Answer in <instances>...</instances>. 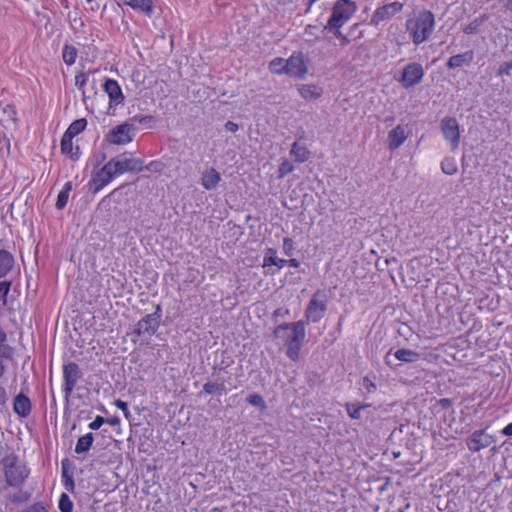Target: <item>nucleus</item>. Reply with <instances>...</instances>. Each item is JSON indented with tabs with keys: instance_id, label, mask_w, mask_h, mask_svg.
I'll return each instance as SVG.
<instances>
[{
	"instance_id": "54",
	"label": "nucleus",
	"mask_w": 512,
	"mask_h": 512,
	"mask_svg": "<svg viewBox=\"0 0 512 512\" xmlns=\"http://www.w3.org/2000/svg\"><path fill=\"white\" fill-rule=\"evenodd\" d=\"M225 128H226V130H228L232 133H235L239 129V126L237 123H235L233 121H227L225 123Z\"/></svg>"
},
{
	"instance_id": "51",
	"label": "nucleus",
	"mask_w": 512,
	"mask_h": 512,
	"mask_svg": "<svg viewBox=\"0 0 512 512\" xmlns=\"http://www.w3.org/2000/svg\"><path fill=\"white\" fill-rule=\"evenodd\" d=\"M511 70H512V61L504 62L503 64L500 65V67L498 69V75H500V76L509 75Z\"/></svg>"
},
{
	"instance_id": "36",
	"label": "nucleus",
	"mask_w": 512,
	"mask_h": 512,
	"mask_svg": "<svg viewBox=\"0 0 512 512\" xmlns=\"http://www.w3.org/2000/svg\"><path fill=\"white\" fill-rule=\"evenodd\" d=\"M488 19L487 15H481L474 20H472L468 25L463 29L465 34H474L477 33L480 26Z\"/></svg>"
},
{
	"instance_id": "17",
	"label": "nucleus",
	"mask_w": 512,
	"mask_h": 512,
	"mask_svg": "<svg viewBox=\"0 0 512 512\" xmlns=\"http://www.w3.org/2000/svg\"><path fill=\"white\" fill-rule=\"evenodd\" d=\"M103 89L109 96L110 106L118 105L124 101L121 87L116 80L106 79L103 84Z\"/></svg>"
},
{
	"instance_id": "13",
	"label": "nucleus",
	"mask_w": 512,
	"mask_h": 512,
	"mask_svg": "<svg viewBox=\"0 0 512 512\" xmlns=\"http://www.w3.org/2000/svg\"><path fill=\"white\" fill-rule=\"evenodd\" d=\"M494 442V437L486 430H475L467 439L466 446L473 452H479L481 449L489 447Z\"/></svg>"
},
{
	"instance_id": "5",
	"label": "nucleus",
	"mask_w": 512,
	"mask_h": 512,
	"mask_svg": "<svg viewBox=\"0 0 512 512\" xmlns=\"http://www.w3.org/2000/svg\"><path fill=\"white\" fill-rule=\"evenodd\" d=\"M328 302V293L325 290H316L305 309L306 320L312 323L320 322L326 314Z\"/></svg>"
},
{
	"instance_id": "20",
	"label": "nucleus",
	"mask_w": 512,
	"mask_h": 512,
	"mask_svg": "<svg viewBox=\"0 0 512 512\" xmlns=\"http://www.w3.org/2000/svg\"><path fill=\"white\" fill-rule=\"evenodd\" d=\"M297 90L300 96L306 101L317 100L323 94V89L316 84H300Z\"/></svg>"
},
{
	"instance_id": "8",
	"label": "nucleus",
	"mask_w": 512,
	"mask_h": 512,
	"mask_svg": "<svg viewBox=\"0 0 512 512\" xmlns=\"http://www.w3.org/2000/svg\"><path fill=\"white\" fill-rule=\"evenodd\" d=\"M116 176L125 172H141L143 170V161L135 158H127L125 155L115 157L108 161Z\"/></svg>"
},
{
	"instance_id": "43",
	"label": "nucleus",
	"mask_w": 512,
	"mask_h": 512,
	"mask_svg": "<svg viewBox=\"0 0 512 512\" xmlns=\"http://www.w3.org/2000/svg\"><path fill=\"white\" fill-rule=\"evenodd\" d=\"M12 282L11 281H1L0 282V300L3 301V304H6L7 295L10 291Z\"/></svg>"
},
{
	"instance_id": "35",
	"label": "nucleus",
	"mask_w": 512,
	"mask_h": 512,
	"mask_svg": "<svg viewBox=\"0 0 512 512\" xmlns=\"http://www.w3.org/2000/svg\"><path fill=\"white\" fill-rule=\"evenodd\" d=\"M441 170L446 175H454L457 173L458 166L453 157H445L441 162Z\"/></svg>"
},
{
	"instance_id": "23",
	"label": "nucleus",
	"mask_w": 512,
	"mask_h": 512,
	"mask_svg": "<svg viewBox=\"0 0 512 512\" xmlns=\"http://www.w3.org/2000/svg\"><path fill=\"white\" fill-rule=\"evenodd\" d=\"M473 58V51H466L465 53L451 56L446 65L449 69H456L463 65H469Z\"/></svg>"
},
{
	"instance_id": "56",
	"label": "nucleus",
	"mask_w": 512,
	"mask_h": 512,
	"mask_svg": "<svg viewBox=\"0 0 512 512\" xmlns=\"http://www.w3.org/2000/svg\"><path fill=\"white\" fill-rule=\"evenodd\" d=\"M316 29L317 27L315 25H307L304 29V33L309 36H315L316 35Z\"/></svg>"
},
{
	"instance_id": "24",
	"label": "nucleus",
	"mask_w": 512,
	"mask_h": 512,
	"mask_svg": "<svg viewBox=\"0 0 512 512\" xmlns=\"http://www.w3.org/2000/svg\"><path fill=\"white\" fill-rule=\"evenodd\" d=\"M393 356L396 360L404 363H414L421 359L420 353L406 348L397 349Z\"/></svg>"
},
{
	"instance_id": "40",
	"label": "nucleus",
	"mask_w": 512,
	"mask_h": 512,
	"mask_svg": "<svg viewBox=\"0 0 512 512\" xmlns=\"http://www.w3.org/2000/svg\"><path fill=\"white\" fill-rule=\"evenodd\" d=\"M246 401L252 405V406H255V407H258L260 408L261 410H264L266 409V404H265V401L263 399V397L259 394H251L249 395L247 398H246Z\"/></svg>"
},
{
	"instance_id": "49",
	"label": "nucleus",
	"mask_w": 512,
	"mask_h": 512,
	"mask_svg": "<svg viewBox=\"0 0 512 512\" xmlns=\"http://www.w3.org/2000/svg\"><path fill=\"white\" fill-rule=\"evenodd\" d=\"M12 357V348L5 344V342H0V359L3 358H11Z\"/></svg>"
},
{
	"instance_id": "29",
	"label": "nucleus",
	"mask_w": 512,
	"mask_h": 512,
	"mask_svg": "<svg viewBox=\"0 0 512 512\" xmlns=\"http://www.w3.org/2000/svg\"><path fill=\"white\" fill-rule=\"evenodd\" d=\"M277 266L278 269L283 268L286 265V259H280L276 256V251L269 248L263 259V267Z\"/></svg>"
},
{
	"instance_id": "11",
	"label": "nucleus",
	"mask_w": 512,
	"mask_h": 512,
	"mask_svg": "<svg viewBox=\"0 0 512 512\" xmlns=\"http://www.w3.org/2000/svg\"><path fill=\"white\" fill-rule=\"evenodd\" d=\"M134 137V127L131 124L124 123L114 127L106 135L105 139L110 144L123 145L131 142Z\"/></svg>"
},
{
	"instance_id": "45",
	"label": "nucleus",
	"mask_w": 512,
	"mask_h": 512,
	"mask_svg": "<svg viewBox=\"0 0 512 512\" xmlns=\"http://www.w3.org/2000/svg\"><path fill=\"white\" fill-rule=\"evenodd\" d=\"M294 250V242L291 238L285 237L283 240V252L286 256L292 255Z\"/></svg>"
},
{
	"instance_id": "9",
	"label": "nucleus",
	"mask_w": 512,
	"mask_h": 512,
	"mask_svg": "<svg viewBox=\"0 0 512 512\" xmlns=\"http://www.w3.org/2000/svg\"><path fill=\"white\" fill-rule=\"evenodd\" d=\"M441 132L450 143L451 150L456 151L460 144L459 123L454 117H445L441 120Z\"/></svg>"
},
{
	"instance_id": "12",
	"label": "nucleus",
	"mask_w": 512,
	"mask_h": 512,
	"mask_svg": "<svg viewBox=\"0 0 512 512\" xmlns=\"http://www.w3.org/2000/svg\"><path fill=\"white\" fill-rule=\"evenodd\" d=\"M424 76V70L419 63H410L403 69L402 75L398 81L406 88H411L419 84Z\"/></svg>"
},
{
	"instance_id": "48",
	"label": "nucleus",
	"mask_w": 512,
	"mask_h": 512,
	"mask_svg": "<svg viewBox=\"0 0 512 512\" xmlns=\"http://www.w3.org/2000/svg\"><path fill=\"white\" fill-rule=\"evenodd\" d=\"M115 405H116V407H117V408H119L120 410H122V412H123V414H124L125 418H126L127 420H130V418H131V416H132V415H131V413H130V411H129V409H128V405H127V403H126V402H124V401H122V400H120V399H118V400H116V401H115Z\"/></svg>"
},
{
	"instance_id": "30",
	"label": "nucleus",
	"mask_w": 512,
	"mask_h": 512,
	"mask_svg": "<svg viewBox=\"0 0 512 512\" xmlns=\"http://www.w3.org/2000/svg\"><path fill=\"white\" fill-rule=\"evenodd\" d=\"M73 189V184L71 181H68L65 183L63 189L59 192L57 201H56V208L58 210H62L67 205L68 199H69V193Z\"/></svg>"
},
{
	"instance_id": "3",
	"label": "nucleus",
	"mask_w": 512,
	"mask_h": 512,
	"mask_svg": "<svg viewBox=\"0 0 512 512\" xmlns=\"http://www.w3.org/2000/svg\"><path fill=\"white\" fill-rule=\"evenodd\" d=\"M435 17L431 11L421 10L409 15L405 27L415 45L425 42L433 33Z\"/></svg>"
},
{
	"instance_id": "34",
	"label": "nucleus",
	"mask_w": 512,
	"mask_h": 512,
	"mask_svg": "<svg viewBox=\"0 0 512 512\" xmlns=\"http://www.w3.org/2000/svg\"><path fill=\"white\" fill-rule=\"evenodd\" d=\"M76 57L77 49L70 44H65L62 51L63 61L70 66L75 63Z\"/></svg>"
},
{
	"instance_id": "32",
	"label": "nucleus",
	"mask_w": 512,
	"mask_h": 512,
	"mask_svg": "<svg viewBox=\"0 0 512 512\" xmlns=\"http://www.w3.org/2000/svg\"><path fill=\"white\" fill-rule=\"evenodd\" d=\"M86 125L87 121L85 118L77 119L70 124L64 134H66L68 137L74 138L86 128Z\"/></svg>"
},
{
	"instance_id": "46",
	"label": "nucleus",
	"mask_w": 512,
	"mask_h": 512,
	"mask_svg": "<svg viewBox=\"0 0 512 512\" xmlns=\"http://www.w3.org/2000/svg\"><path fill=\"white\" fill-rule=\"evenodd\" d=\"M362 385L367 393H374L377 390L376 384L370 379L369 376H365L362 381Z\"/></svg>"
},
{
	"instance_id": "42",
	"label": "nucleus",
	"mask_w": 512,
	"mask_h": 512,
	"mask_svg": "<svg viewBox=\"0 0 512 512\" xmlns=\"http://www.w3.org/2000/svg\"><path fill=\"white\" fill-rule=\"evenodd\" d=\"M30 498V493L19 489L16 493L10 495L9 499L13 503H24Z\"/></svg>"
},
{
	"instance_id": "25",
	"label": "nucleus",
	"mask_w": 512,
	"mask_h": 512,
	"mask_svg": "<svg viewBox=\"0 0 512 512\" xmlns=\"http://www.w3.org/2000/svg\"><path fill=\"white\" fill-rule=\"evenodd\" d=\"M203 392L206 394H219L223 395L227 393L225 387V380L221 377H216L215 381H208L203 385Z\"/></svg>"
},
{
	"instance_id": "64",
	"label": "nucleus",
	"mask_w": 512,
	"mask_h": 512,
	"mask_svg": "<svg viewBox=\"0 0 512 512\" xmlns=\"http://www.w3.org/2000/svg\"><path fill=\"white\" fill-rule=\"evenodd\" d=\"M5 373V365H4V362L2 359H0V378L4 375Z\"/></svg>"
},
{
	"instance_id": "37",
	"label": "nucleus",
	"mask_w": 512,
	"mask_h": 512,
	"mask_svg": "<svg viewBox=\"0 0 512 512\" xmlns=\"http://www.w3.org/2000/svg\"><path fill=\"white\" fill-rule=\"evenodd\" d=\"M285 62L286 60H284L283 58H274L269 63V70L277 75L286 74Z\"/></svg>"
},
{
	"instance_id": "41",
	"label": "nucleus",
	"mask_w": 512,
	"mask_h": 512,
	"mask_svg": "<svg viewBox=\"0 0 512 512\" xmlns=\"http://www.w3.org/2000/svg\"><path fill=\"white\" fill-rule=\"evenodd\" d=\"M293 170H294L293 164L289 160L284 159L278 168V178H280V179L284 178L286 175L291 173Z\"/></svg>"
},
{
	"instance_id": "1",
	"label": "nucleus",
	"mask_w": 512,
	"mask_h": 512,
	"mask_svg": "<svg viewBox=\"0 0 512 512\" xmlns=\"http://www.w3.org/2000/svg\"><path fill=\"white\" fill-rule=\"evenodd\" d=\"M0 468L8 486L20 488L30 475L27 465L9 446L0 447Z\"/></svg>"
},
{
	"instance_id": "2",
	"label": "nucleus",
	"mask_w": 512,
	"mask_h": 512,
	"mask_svg": "<svg viewBox=\"0 0 512 512\" xmlns=\"http://www.w3.org/2000/svg\"><path fill=\"white\" fill-rule=\"evenodd\" d=\"M306 323L299 320L294 323H283L274 329L276 338H283L286 346V355L292 361L299 359L300 350L306 337Z\"/></svg>"
},
{
	"instance_id": "47",
	"label": "nucleus",
	"mask_w": 512,
	"mask_h": 512,
	"mask_svg": "<svg viewBox=\"0 0 512 512\" xmlns=\"http://www.w3.org/2000/svg\"><path fill=\"white\" fill-rule=\"evenodd\" d=\"M88 81V76L85 73H79L75 76V85L78 87V89L83 90L84 86L86 85Z\"/></svg>"
},
{
	"instance_id": "15",
	"label": "nucleus",
	"mask_w": 512,
	"mask_h": 512,
	"mask_svg": "<svg viewBox=\"0 0 512 512\" xmlns=\"http://www.w3.org/2000/svg\"><path fill=\"white\" fill-rule=\"evenodd\" d=\"M403 3L395 1L377 8L372 15L371 23L378 25L382 21L389 20L403 9Z\"/></svg>"
},
{
	"instance_id": "44",
	"label": "nucleus",
	"mask_w": 512,
	"mask_h": 512,
	"mask_svg": "<svg viewBox=\"0 0 512 512\" xmlns=\"http://www.w3.org/2000/svg\"><path fill=\"white\" fill-rule=\"evenodd\" d=\"M327 30L331 31L333 35L340 40L342 46H346L350 43V39L342 34L340 28H327Z\"/></svg>"
},
{
	"instance_id": "7",
	"label": "nucleus",
	"mask_w": 512,
	"mask_h": 512,
	"mask_svg": "<svg viewBox=\"0 0 512 512\" xmlns=\"http://www.w3.org/2000/svg\"><path fill=\"white\" fill-rule=\"evenodd\" d=\"M82 376L83 373L77 363L69 362L63 366V392L66 401H69L78 380L81 379Z\"/></svg>"
},
{
	"instance_id": "38",
	"label": "nucleus",
	"mask_w": 512,
	"mask_h": 512,
	"mask_svg": "<svg viewBox=\"0 0 512 512\" xmlns=\"http://www.w3.org/2000/svg\"><path fill=\"white\" fill-rule=\"evenodd\" d=\"M62 470H63L62 471L63 485L67 491L72 492L75 487L74 480H73V477L68 474L64 461L62 462Z\"/></svg>"
},
{
	"instance_id": "6",
	"label": "nucleus",
	"mask_w": 512,
	"mask_h": 512,
	"mask_svg": "<svg viewBox=\"0 0 512 512\" xmlns=\"http://www.w3.org/2000/svg\"><path fill=\"white\" fill-rule=\"evenodd\" d=\"M356 5L351 0H337L332 8L331 16L323 30L341 28L355 13Z\"/></svg>"
},
{
	"instance_id": "10",
	"label": "nucleus",
	"mask_w": 512,
	"mask_h": 512,
	"mask_svg": "<svg viewBox=\"0 0 512 512\" xmlns=\"http://www.w3.org/2000/svg\"><path fill=\"white\" fill-rule=\"evenodd\" d=\"M285 67L286 74L296 79H303L308 73L305 57L302 52H293L286 60Z\"/></svg>"
},
{
	"instance_id": "50",
	"label": "nucleus",
	"mask_w": 512,
	"mask_h": 512,
	"mask_svg": "<svg viewBox=\"0 0 512 512\" xmlns=\"http://www.w3.org/2000/svg\"><path fill=\"white\" fill-rule=\"evenodd\" d=\"M9 401V395L2 385H0V410L6 407Z\"/></svg>"
},
{
	"instance_id": "28",
	"label": "nucleus",
	"mask_w": 512,
	"mask_h": 512,
	"mask_svg": "<svg viewBox=\"0 0 512 512\" xmlns=\"http://www.w3.org/2000/svg\"><path fill=\"white\" fill-rule=\"evenodd\" d=\"M94 442V436L93 433L89 432L83 436H81L76 443L75 446V453L76 454H83L90 450L92 447V444Z\"/></svg>"
},
{
	"instance_id": "59",
	"label": "nucleus",
	"mask_w": 512,
	"mask_h": 512,
	"mask_svg": "<svg viewBox=\"0 0 512 512\" xmlns=\"http://www.w3.org/2000/svg\"><path fill=\"white\" fill-rule=\"evenodd\" d=\"M391 355H392V351L390 350L384 357V361L385 363L390 366V367H394L396 366V364L393 363L392 361V358H391Z\"/></svg>"
},
{
	"instance_id": "26",
	"label": "nucleus",
	"mask_w": 512,
	"mask_h": 512,
	"mask_svg": "<svg viewBox=\"0 0 512 512\" xmlns=\"http://www.w3.org/2000/svg\"><path fill=\"white\" fill-rule=\"evenodd\" d=\"M14 266L13 255L4 249H0V278L5 277Z\"/></svg>"
},
{
	"instance_id": "39",
	"label": "nucleus",
	"mask_w": 512,
	"mask_h": 512,
	"mask_svg": "<svg viewBox=\"0 0 512 512\" xmlns=\"http://www.w3.org/2000/svg\"><path fill=\"white\" fill-rule=\"evenodd\" d=\"M58 506H59V510L61 512H72V510H73V503H72L71 499L69 498V496L65 493H63L60 496Z\"/></svg>"
},
{
	"instance_id": "63",
	"label": "nucleus",
	"mask_w": 512,
	"mask_h": 512,
	"mask_svg": "<svg viewBox=\"0 0 512 512\" xmlns=\"http://www.w3.org/2000/svg\"><path fill=\"white\" fill-rule=\"evenodd\" d=\"M286 264H289L291 267L297 268L299 267L300 262L295 258H291L289 260H286Z\"/></svg>"
},
{
	"instance_id": "33",
	"label": "nucleus",
	"mask_w": 512,
	"mask_h": 512,
	"mask_svg": "<svg viewBox=\"0 0 512 512\" xmlns=\"http://www.w3.org/2000/svg\"><path fill=\"white\" fill-rule=\"evenodd\" d=\"M370 404H358L353 402H348L345 404L346 411L350 418L352 419H360L361 418V411L367 407H369Z\"/></svg>"
},
{
	"instance_id": "22",
	"label": "nucleus",
	"mask_w": 512,
	"mask_h": 512,
	"mask_svg": "<svg viewBox=\"0 0 512 512\" xmlns=\"http://www.w3.org/2000/svg\"><path fill=\"white\" fill-rule=\"evenodd\" d=\"M123 5L131 7L137 12H142L147 16H151L153 13L152 0H120Z\"/></svg>"
},
{
	"instance_id": "31",
	"label": "nucleus",
	"mask_w": 512,
	"mask_h": 512,
	"mask_svg": "<svg viewBox=\"0 0 512 512\" xmlns=\"http://www.w3.org/2000/svg\"><path fill=\"white\" fill-rule=\"evenodd\" d=\"M72 137H68L66 134L61 139V151L63 154L70 156L73 160L79 158V148H76V152H73Z\"/></svg>"
},
{
	"instance_id": "60",
	"label": "nucleus",
	"mask_w": 512,
	"mask_h": 512,
	"mask_svg": "<svg viewBox=\"0 0 512 512\" xmlns=\"http://www.w3.org/2000/svg\"><path fill=\"white\" fill-rule=\"evenodd\" d=\"M154 120L153 116H150V115H146V116H142L139 118L138 122L140 124H147V123H150Z\"/></svg>"
},
{
	"instance_id": "19",
	"label": "nucleus",
	"mask_w": 512,
	"mask_h": 512,
	"mask_svg": "<svg viewBox=\"0 0 512 512\" xmlns=\"http://www.w3.org/2000/svg\"><path fill=\"white\" fill-rule=\"evenodd\" d=\"M0 108L2 110V117L0 123L5 127H11L17 125V112L15 106L9 103L0 102Z\"/></svg>"
},
{
	"instance_id": "18",
	"label": "nucleus",
	"mask_w": 512,
	"mask_h": 512,
	"mask_svg": "<svg viewBox=\"0 0 512 512\" xmlns=\"http://www.w3.org/2000/svg\"><path fill=\"white\" fill-rule=\"evenodd\" d=\"M32 405L30 399L23 393H19L13 400V410L20 417H27L31 413Z\"/></svg>"
},
{
	"instance_id": "21",
	"label": "nucleus",
	"mask_w": 512,
	"mask_h": 512,
	"mask_svg": "<svg viewBox=\"0 0 512 512\" xmlns=\"http://www.w3.org/2000/svg\"><path fill=\"white\" fill-rule=\"evenodd\" d=\"M220 180V173L212 167L205 170L201 175V184L206 190L214 189Z\"/></svg>"
},
{
	"instance_id": "61",
	"label": "nucleus",
	"mask_w": 512,
	"mask_h": 512,
	"mask_svg": "<svg viewBox=\"0 0 512 512\" xmlns=\"http://www.w3.org/2000/svg\"><path fill=\"white\" fill-rule=\"evenodd\" d=\"M106 422L111 426H117L120 423V419L118 416H114L109 419H106Z\"/></svg>"
},
{
	"instance_id": "52",
	"label": "nucleus",
	"mask_w": 512,
	"mask_h": 512,
	"mask_svg": "<svg viewBox=\"0 0 512 512\" xmlns=\"http://www.w3.org/2000/svg\"><path fill=\"white\" fill-rule=\"evenodd\" d=\"M104 423H106V419L100 415L96 416V418L94 419V421H92L90 424H89V428L91 430H97L99 429Z\"/></svg>"
},
{
	"instance_id": "55",
	"label": "nucleus",
	"mask_w": 512,
	"mask_h": 512,
	"mask_svg": "<svg viewBox=\"0 0 512 512\" xmlns=\"http://www.w3.org/2000/svg\"><path fill=\"white\" fill-rule=\"evenodd\" d=\"M438 405L443 409H448L452 405V401L449 398H441L438 400Z\"/></svg>"
},
{
	"instance_id": "58",
	"label": "nucleus",
	"mask_w": 512,
	"mask_h": 512,
	"mask_svg": "<svg viewBox=\"0 0 512 512\" xmlns=\"http://www.w3.org/2000/svg\"><path fill=\"white\" fill-rule=\"evenodd\" d=\"M86 2L90 5V10L95 12L99 10V3L96 0H86Z\"/></svg>"
},
{
	"instance_id": "16",
	"label": "nucleus",
	"mask_w": 512,
	"mask_h": 512,
	"mask_svg": "<svg viewBox=\"0 0 512 512\" xmlns=\"http://www.w3.org/2000/svg\"><path fill=\"white\" fill-rule=\"evenodd\" d=\"M407 137L406 126L397 125L388 133L387 144L389 150L394 151L398 149L406 141Z\"/></svg>"
},
{
	"instance_id": "4",
	"label": "nucleus",
	"mask_w": 512,
	"mask_h": 512,
	"mask_svg": "<svg viewBox=\"0 0 512 512\" xmlns=\"http://www.w3.org/2000/svg\"><path fill=\"white\" fill-rule=\"evenodd\" d=\"M161 318L162 308L160 304H157L153 313L145 315L135 324L131 333L132 342L136 343L141 337L154 335L160 326Z\"/></svg>"
},
{
	"instance_id": "62",
	"label": "nucleus",
	"mask_w": 512,
	"mask_h": 512,
	"mask_svg": "<svg viewBox=\"0 0 512 512\" xmlns=\"http://www.w3.org/2000/svg\"><path fill=\"white\" fill-rule=\"evenodd\" d=\"M502 3L504 7L512 12V0H497Z\"/></svg>"
},
{
	"instance_id": "53",
	"label": "nucleus",
	"mask_w": 512,
	"mask_h": 512,
	"mask_svg": "<svg viewBox=\"0 0 512 512\" xmlns=\"http://www.w3.org/2000/svg\"><path fill=\"white\" fill-rule=\"evenodd\" d=\"M289 315H290V311H289V309H287V308H278V309H276V310L273 312V314H272V318H273L274 320H277V318H279V317L284 318V317H287V316H289Z\"/></svg>"
},
{
	"instance_id": "27",
	"label": "nucleus",
	"mask_w": 512,
	"mask_h": 512,
	"mask_svg": "<svg viewBox=\"0 0 512 512\" xmlns=\"http://www.w3.org/2000/svg\"><path fill=\"white\" fill-rule=\"evenodd\" d=\"M290 154L295 158V161L299 163L307 161L310 157V151L308 148L298 141H295L292 144Z\"/></svg>"
},
{
	"instance_id": "57",
	"label": "nucleus",
	"mask_w": 512,
	"mask_h": 512,
	"mask_svg": "<svg viewBox=\"0 0 512 512\" xmlns=\"http://www.w3.org/2000/svg\"><path fill=\"white\" fill-rule=\"evenodd\" d=\"M501 433L504 435V436H509V437H512V422L507 424L502 430H501Z\"/></svg>"
},
{
	"instance_id": "14",
	"label": "nucleus",
	"mask_w": 512,
	"mask_h": 512,
	"mask_svg": "<svg viewBox=\"0 0 512 512\" xmlns=\"http://www.w3.org/2000/svg\"><path fill=\"white\" fill-rule=\"evenodd\" d=\"M116 175L114 174L111 165L107 162L100 170H98L90 181V190L97 193L109 184Z\"/></svg>"
}]
</instances>
